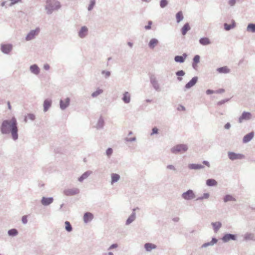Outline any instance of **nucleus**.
Instances as JSON below:
<instances>
[{
  "mask_svg": "<svg viewBox=\"0 0 255 255\" xmlns=\"http://www.w3.org/2000/svg\"><path fill=\"white\" fill-rule=\"evenodd\" d=\"M232 240H236V236L232 234H226L223 238L222 240L224 242H228L229 241Z\"/></svg>",
  "mask_w": 255,
  "mask_h": 255,
  "instance_id": "obj_17",
  "label": "nucleus"
},
{
  "mask_svg": "<svg viewBox=\"0 0 255 255\" xmlns=\"http://www.w3.org/2000/svg\"><path fill=\"white\" fill-rule=\"evenodd\" d=\"M247 30L248 31H250L252 32H255V24L250 23L248 25L247 27Z\"/></svg>",
  "mask_w": 255,
  "mask_h": 255,
  "instance_id": "obj_37",
  "label": "nucleus"
},
{
  "mask_svg": "<svg viewBox=\"0 0 255 255\" xmlns=\"http://www.w3.org/2000/svg\"><path fill=\"white\" fill-rule=\"evenodd\" d=\"M144 248L147 252H150L151 250L155 249L156 246L152 243H147L145 244Z\"/></svg>",
  "mask_w": 255,
  "mask_h": 255,
  "instance_id": "obj_20",
  "label": "nucleus"
},
{
  "mask_svg": "<svg viewBox=\"0 0 255 255\" xmlns=\"http://www.w3.org/2000/svg\"><path fill=\"white\" fill-rule=\"evenodd\" d=\"M52 100L49 99H45L43 102V111L44 112H47L49 109L51 107Z\"/></svg>",
  "mask_w": 255,
  "mask_h": 255,
  "instance_id": "obj_12",
  "label": "nucleus"
},
{
  "mask_svg": "<svg viewBox=\"0 0 255 255\" xmlns=\"http://www.w3.org/2000/svg\"><path fill=\"white\" fill-rule=\"evenodd\" d=\"M157 133L158 129L156 128H152V133H151V134H156Z\"/></svg>",
  "mask_w": 255,
  "mask_h": 255,
  "instance_id": "obj_56",
  "label": "nucleus"
},
{
  "mask_svg": "<svg viewBox=\"0 0 255 255\" xmlns=\"http://www.w3.org/2000/svg\"><path fill=\"white\" fill-rule=\"evenodd\" d=\"M12 49V45L11 44H3L1 45V51L2 53L8 54H9Z\"/></svg>",
  "mask_w": 255,
  "mask_h": 255,
  "instance_id": "obj_7",
  "label": "nucleus"
},
{
  "mask_svg": "<svg viewBox=\"0 0 255 255\" xmlns=\"http://www.w3.org/2000/svg\"><path fill=\"white\" fill-rule=\"evenodd\" d=\"M212 225L213 226L215 232H217L218 230L221 228V223L219 222L213 223Z\"/></svg>",
  "mask_w": 255,
  "mask_h": 255,
  "instance_id": "obj_31",
  "label": "nucleus"
},
{
  "mask_svg": "<svg viewBox=\"0 0 255 255\" xmlns=\"http://www.w3.org/2000/svg\"><path fill=\"white\" fill-rule=\"evenodd\" d=\"M8 234L10 236H15L18 234V231L15 229H12L8 231Z\"/></svg>",
  "mask_w": 255,
  "mask_h": 255,
  "instance_id": "obj_34",
  "label": "nucleus"
},
{
  "mask_svg": "<svg viewBox=\"0 0 255 255\" xmlns=\"http://www.w3.org/2000/svg\"><path fill=\"white\" fill-rule=\"evenodd\" d=\"M8 108L9 110L11 109V106L9 102H7Z\"/></svg>",
  "mask_w": 255,
  "mask_h": 255,
  "instance_id": "obj_62",
  "label": "nucleus"
},
{
  "mask_svg": "<svg viewBox=\"0 0 255 255\" xmlns=\"http://www.w3.org/2000/svg\"><path fill=\"white\" fill-rule=\"evenodd\" d=\"M217 71L221 73H228L230 71V69L226 66L219 68L217 69Z\"/></svg>",
  "mask_w": 255,
  "mask_h": 255,
  "instance_id": "obj_26",
  "label": "nucleus"
},
{
  "mask_svg": "<svg viewBox=\"0 0 255 255\" xmlns=\"http://www.w3.org/2000/svg\"><path fill=\"white\" fill-rule=\"evenodd\" d=\"M228 156L232 161L235 159H241L245 157V155L243 154L237 153L234 152H229Z\"/></svg>",
  "mask_w": 255,
  "mask_h": 255,
  "instance_id": "obj_6",
  "label": "nucleus"
},
{
  "mask_svg": "<svg viewBox=\"0 0 255 255\" xmlns=\"http://www.w3.org/2000/svg\"><path fill=\"white\" fill-rule=\"evenodd\" d=\"M253 136L254 133L253 132H250L244 136L243 138V141L244 142H247L249 141L253 137Z\"/></svg>",
  "mask_w": 255,
  "mask_h": 255,
  "instance_id": "obj_23",
  "label": "nucleus"
},
{
  "mask_svg": "<svg viewBox=\"0 0 255 255\" xmlns=\"http://www.w3.org/2000/svg\"><path fill=\"white\" fill-rule=\"evenodd\" d=\"M206 93H207V94H211L215 93V91L208 89L206 91Z\"/></svg>",
  "mask_w": 255,
  "mask_h": 255,
  "instance_id": "obj_55",
  "label": "nucleus"
},
{
  "mask_svg": "<svg viewBox=\"0 0 255 255\" xmlns=\"http://www.w3.org/2000/svg\"><path fill=\"white\" fill-rule=\"evenodd\" d=\"M218 242V240L216 238H213L212 241L210 242L205 243L203 245V247H206L208 246H213L214 244Z\"/></svg>",
  "mask_w": 255,
  "mask_h": 255,
  "instance_id": "obj_35",
  "label": "nucleus"
},
{
  "mask_svg": "<svg viewBox=\"0 0 255 255\" xmlns=\"http://www.w3.org/2000/svg\"><path fill=\"white\" fill-rule=\"evenodd\" d=\"M43 68L45 70H48L50 69V66L48 64H45L43 66Z\"/></svg>",
  "mask_w": 255,
  "mask_h": 255,
  "instance_id": "obj_53",
  "label": "nucleus"
},
{
  "mask_svg": "<svg viewBox=\"0 0 255 255\" xmlns=\"http://www.w3.org/2000/svg\"><path fill=\"white\" fill-rule=\"evenodd\" d=\"M0 130L2 134L11 133L13 140H16L18 138V123L15 117L10 120H3L0 127Z\"/></svg>",
  "mask_w": 255,
  "mask_h": 255,
  "instance_id": "obj_1",
  "label": "nucleus"
},
{
  "mask_svg": "<svg viewBox=\"0 0 255 255\" xmlns=\"http://www.w3.org/2000/svg\"><path fill=\"white\" fill-rule=\"evenodd\" d=\"M158 43V40L155 38H152L149 42V46L151 48H154Z\"/></svg>",
  "mask_w": 255,
  "mask_h": 255,
  "instance_id": "obj_30",
  "label": "nucleus"
},
{
  "mask_svg": "<svg viewBox=\"0 0 255 255\" xmlns=\"http://www.w3.org/2000/svg\"><path fill=\"white\" fill-rule=\"evenodd\" d=\"M190 29V26L188 23H186L181 29L182 34L183 35H186L187 32Z\"/></svg>",
  "mask_w": 255,
  "mask_h": 255,
  "instance_id": "obj_19",
  "label": "nucleus"
},
{
  "mask_svg": "<svg viewBox=\"0 0 255 255\" xmlns=\"http://www.w3.org/2000/svg\"><path fill=\"white\" fill-rule=\"evenodd\" d=\"M176 75L177 76H183L185 75V73L184 71L180 70L176 72Z\"/></svg>",
  "mask_w": 255,
  "mask_h": 255,
  "instance_id": "obj_49",
  "label": "nucleus"
},
{
  "mask_svg": "<svg viewBox=\"0 0 255 255\" xmlns=\"http://www.w3.org/2000/svg\"><path fill=\"white\" fill-rule=\"evenodd\" d=\"M46 3L45 9L48 14H51L53 11L58 10L61 7L60 2L56 0H47Z\"/></svg>",
  "mask_w": 255,
  "mask_h": 255,
  "instance_id": "obj_2",
  "label": "nucleus"
},
{
  "mask_svg": "<svg viewBox=\"0 0 255 255\" xmlns=\"http://www.w3.org/2000/svg\"><path fill=\"white\" fill-rule=\"evenodd\" d=\"M200 42L202 45H207L210 43V41L208 38L203 37L200 39Z\"/></svg>",
  "mask_w": 255,
  "mask_h": 255,
  "instance_id": "obj_27",
  "label": "nucleus"
},
{
  "mask_svg": "<svg viewBox=\"0 0 255 255\" xmlns=\"http://www.w3.org/2000/svg\"><path fill=\"white\" fill-rule=\"evenodd\" d=\"M29 68L30 71L32 73L36 75L39 74L40 72V69L36 64L31 65Z\"/></svg>",
  "mask_w": 255,
  "mask_h": 255,
  "instance_id": "obj_13",
  "label": "nucleus"
},
{
  "mask_svg": "<svg viewBox=\"0 0 255 255\" xmlns=\"http://www.w3.org/2000/svg\"><path fill=\"white\" fill-rule=\"evenodd\" d=\"M151 25H152L151 21H148V24L147 25L145 26V29L146 30L150 29V28L151 27Z\"/></svg>",
  "mask_w": 255,
  "mask_h": 255,
  "instance_id": "obj_48",
  "label": "nucleus"
},
{
  "mask_svg": "<svg viewBox=\"0 0 255 255\" xmlns=\"http://www.w3.org/2000/svg\"><path fill=\"white\" fill-rule=\"evenodd\" d=\"M106 155L110 157L112 155V147H109L106 150Z\"/></svg>",
  "mask_w": 255,
  "mask_h": 255,
  "instance_id": "obj_46",
  "label": "nucleus"
},
{
  "mask_svg": "<svg viewBox=\"0 0 255 255\" xmlns=\"http://www.w3.org/2000/svg\"><path fill=\"white\" fill-rule=\"evenodd\" d=\"M88 33V29L86 26H82L78 32V36L81 38H85Z\"/></svg>",
  "mask_w": 255,
  "mask_h": 255,
  "instance_id": "obj_10",
  "label": "nucleus"
},
{
  "mask_svg": "<svg viewBox=\"0 0 255 255\" xmlns=\"http://www.w3.org/2000/svg\"><path fill=\"white\" fill-rule=\"evenodd\" d=\"M112 247H113V249L117 248V245H116V244H113Z\"/></svg>",
  "mask_w": 255,
  "mask_h": 255,
  "instance_id": "obj_64",
  "label": "nucleus"
},
{
  "mask_svg": "<svg viewBox=\"0 0 255 255\" xmlns=\"http://www.w3.org/2000/svg\"><path fill=\"white\" fill-rule=\"evenodd\" d=\"M167 168H168L169 169H174V167L172 165H169V166H167Z\"/></svg>",
  "mask_w": 255,
  "mask_h": 255,
  "instance_id": "obj_63",
  "label": "nucleus"
},
{
  "mask_svg": "<svg viewBox=\"0 0 255 255\" xmlns=\"http://www.w3.org/2000/svg\"><path fill=\"white\" fill-rule=\"evenodd\" d=\"M206 184L209 186H215L217 184V182L214 179H208L206 181Z\"/></svg>",
  "mask_w": 255,
  "mask_h": 255,
  "instance_id": "obj_38",
  "label": "nucleus"
},
{
  "mask_svg": "<svg viewBox=\"0 0 255 255\" xmlns=\"http://www.w3.org/2000/svg\"><path fill=\"white\" fill-rule=\"evenodd\" d=\"M93 219V215L90 212H86L84 214L83 219L85 223H88Z\"/></svg>",
  "mask_w": 255,
  "mask_h": 255,
  "instance_id": "obj_15",
  "label": "nucleus"
},
{
  "mask_svg": "<svg viewBox=\"0 0 255 255\" xmlns=\"http://www.w3.org/2000/svg\"><path fill=\"white\" fill-rule=\"evenodd\" d=\"M209 197V194L208 193H205L203 194V197H202V199H203V198H205V199H207Z\"/></svg>",
  "mask_w": 255,
  "mask_h": 255,
  "instance_id": "obj_57",
  "label": "nucleus"
},
{
  "mask_svg": "<svg viewBox=\"0 0 255 255\" xmlns=\"http://www.w3.org/2000/svg\"><path fill=\"white\" fill-rule=\"evenodd\" d=\"M5 3H6V1H2V2L1 3V6H5Z\"/></svg>",
  "mask_w": 255,
  "mask_h": 255,
  "instance_id": "obj_61",
  "label": "nucleus"
},
{
  "mask_svg": "<svg viewBox=\"0 0 255 255\" xmlns=\"http://www.w3.org/2000/svg\"><path fill=\"white\" fill-rule=\"evenodd\" d=\"M200 57L199 55H196L193 58L192 66L194 69H196L197 64L200 62Z\"/></svg>",
  "mask_w": 255,
  "mask_h": 255,
  "instance_id": "obj_21",
  "label": "nucleus"
},
{
  "mask_svg": "<svg viewBox=\"0 0 255 255\" xmlns=\"http://www.w3.org/2000/svg\"><path fill=\"white\" fill-rule=\"evenodd\" d=\"M225 92V90L224 89L221 88L215 91V93H222Z\"/></svg>",
  "mask_w": 255,
  "mask_h": 255,
  "instance_id": "obj_52",
  "label": "nucleus"
},
{
  "mask_svg": "<svg viewBox=\"0 0 255 255\" xmlns=\"http://www.w3.org/2000/svg\"><path fill=\"white\" fill-rule=\"evenodd\" d=\"M228 101H229L228 100H224L219 101V102H217V105H221L222 104H223L225 103L226 102H228Z\"/></svg>",
  "mask_w": 255,
  "mask_h": 255,
  "instance_id": "obj_51",
  "label": "nucleus"
},
{
  "mask_svg": "<svg viewBox=\"0 0 255 255\" xmlns=\"http://www.w3.org/2000/svg\"><path fill=\"white\" fill-rule=\"evenodd\" d=\"M178 110H185V108L183 106H180L178 107Z\"/></svg>",
  "mask_w": 255,
  "mask_h": 255,
  "instance_id": "obj_59",
  "label": "nucleus"
},
{
  "mask_svg": "<svg viewBox=\"0 0 255 255\" xmlns=\"http://www.w3.org/2000/svg\"><path fill=\"white\" fill-rule=\"evenodd\" d=\"M203 164L207 165V166H209V164L208 161H203Z\"/></svg>",
  "mask_w": 255,
  "mask_h": 255,
  "instance_id": "obj_60",
  "label": "nucleus"
},
{
  "mask_svg": "<svg viewBox=\"0 0 255 255\" xmlns=\"http://www.w3.org/2000/svg\"><path fill=\"white\" fill-rule=\"evenodd\" d=\"M123 100L126 103H128L130 100V96L128 92H126L124 94V97L123 98Z\"/></svg>",
  "mask_w": 255,
  "mask_h": 255,
  "instance_id": "obj_22",
  "label": "nucleus"
},
{
  "mask_svg": "<svg viewBox=\"0 0 255 255\" xmlns=\"http://www.w3.org/2000/svg\"><path fill=\"white\" fill-rule=\"evenodd\" d=\"M135 218V217L134 215H131L127 220V224H130V223H131L132 221H133L134 220Z\"/></svg>",
  "mask_w": 255,
  "mask_h": 255,
  "instance_id": "obj_44",
  "label": "nucleus"
},
{
  "mask_svg": "<svg viewBox=\"0 0 255 255\" xmlns=\"http://www.w3.org/2000/svg\"><path fill=\"white\" fill-rule=\"evenodd\" d=\"M235 199L234 197L231 195H227L224 198V201L225 202H227L228 201H235Z\"/></svg>",
  "mask_w": 255,
  "mask_h": 255,
  "instance_id": "obj_42",
  "label": "nucleus"
},
{
  "mask_svg": "<svg viewBox=\"0 0 255 255\" xmlns=\"http://www.w3.org/2000/svg\"><path fill=\"white\" fill-rule=\"evenodd\" d=\"M103 92V90L101 89H98L96 91L93 92L91 96L93 98H96L99 95L102 94Z\"/></svg>",
  "mask_w": 255,
  "mask_h": 255,
  "instance_id": "obj_33",
  "label": "nucleus"
},
{
  "mask_svg": "<svg viewBox=\"0 0 255 255\" xmlns=\"http://www.w3.org/2000/svg\"><path fill=\"white\" fill-rule=\"evenodd\" d=\"M101 75L103 78L107 79L110 77L111 72L109 71L103 70L101 72Z\"/></svg>",
  "mask_w": 255,
  "mask_h": 255,
  "instance_id": "obj_32",
  "label": "nucleus"
},
{
  "mask_svg": "<svg viewBox=\"0 0 255 255\" xmlns=\"http://www.w3.org/2000/svg\"><path fill=\"white\" fill-rule=\"evenodd\" d=\"M189 168L190 169H201L203 167L202 165L200 164H190L188 166Z\"/></svg>",
  "mask_w": 255,
  "mask_h": 255,
  "instance_id": "obj_36",
  "label": "nucleus"
},
{
  "mask_svg": "<svg viewBox=\"0 0 255 255\" xmlns=\"http://www.w3.org/2000/svg\"><path fill=\"white\" fill-rule=\"evenodd\" d=\"M231 125L230 123H228L225 125V128L226 129H229L230 128Z\"/></svg>",
  "mask_w": 255,
  "mask_h": 255,
  "instance_id": "obj_58",
  "label": "nucleus"
},
{
  "mask_svg": "<svg viewBox=\"0 0 255 255\" xmlns=\"http://www.w3.org/2000/svg\"><path fill=\"white\" fill-rule=\"evenodd\" d=\"M80 193V190L77 188H73L71 189H65L63 193L67 196H74Z\"/></svg>",
  "mask_w": 255,
  "mask_h": 255,
  "instance_id": "obj_5",
  "label": "nucleus"
},
{
  "mask_svg": "<svg viewBox=\"0 0 255 255\" xmlns=\"http://www.w3.org/2000/svg\"><path fill=\"white\" fill-rule=\"evenodd\" d=\"M187 150V147L186 144H177L172 147L171 151L172 153L177 154L179 153H183Z\"/></svg>",
  "mask_w": 255,
  "mask_h": 255,
  "instance_id": "obj_3",
  "label": "nucleus"
},
{
  "mask_svg": "<svg viewBox=\"0 0 255 255\" xmlns=\"http://www.w3.org/2000/svg\"><path fill=\"white\" fill-rule=\"evenodd\" d=\"M228 3L231 6H234L236 3V0H229Z\"/></svg>",
  "mask_w": 255,
  "mask_h": 255,
  "instance_id": "obj_50",
  "label": "nucleus"
},
{
  "mask_svg": "<svg viewBox=\"0 0 255 255\" xmlns=\"http://www.w3.org/2000/svg\"><path fill=\"white\" fill-rule=\"evenodd\" d=\"M39 32L40 29L38 27L36 28L35 29L30 30L26 36L25 40L26 41H30L34 39L35 37V36L38 34Z\"/></svg>",
  "mask_w": 255,
  "mask_h": 255,
  "instance_id": "obj_4",
  "label": "nucleus"
},
{
  "mask_svg": "<svg viewBox=\"0 0 255 255\" xmlns=\"http://www.w3.org/2000/svg\"><path fill=\"white\" fill-rule=\"evenodd\" d=\"M251 117V113H246L245 112L242 115V116L239 118V122L242 123L243 120H249Z\"/></svg>",
  "mask_w": 255,
  "mask_h": 255,
  "instance_id": "obj_18",
  "label": "nucleus"
},
{
  "mask_svg": "<svg viewBox=\"0 0 255 255\" xmlns=\"http://www.w3.org/2000/svg\"><path fill=\"white\" fill-rule=\"evenodd\" d=\"M21 221L23 224H26L27 223V219L26 216H23L22 217Z\"/></svg>",
  "mask_w": 255,
  "mask_h": 255,
  "instance_id": "obj_47",
  "label": "nucleus"
},
{
  "mask_svg": "<svg viewBox=\"0 0 255 255\" xmlns=\"http://www.w3.org/2000/svg\"><path fill=\"white\" fill-rule=\"evenodd\" d=\"M96 4L95 0H90V3L88 7V10L91 11L92 10Z\"/></svg>",
  "mask_w": 255,
  "mask_h": 255,
  "instance_id": "obj_40",
  "label": "nucleus"
},
{
  "mask_svg": "<svg viewBox=\"0 0 255 255\" xmlns=\"http://www.w3.org/2000/svg\"><path fill=\"white\" fill-rule=\"evenodd\" d=\"M184 16L182 11H179L176 15V21L177 22H180L183 19Z\"/></svg>",
  "mask_w": 255,
  "mask_h": 255,
  "instance_id": "obj_28",
  "label": "nucleus"
},
{
  "mask_svg": "<svg viewBox=\"0 0 255 255\" xmlns=\"http://www.w3.org/2000/svg\"><path fill=\"white\" fill-rule=\"evenodd\" d=\"M27 118H28L31 121H34L35 119V116L33 114H28L24 119V121L25 122H27Z\"/></svg>",
  "mask_w": 255,
  "mask_h": 255,
  "instance_id": "obj_39",
  "label": "nucleus"
},
{
  "mask_svg": "<svg viewBox=\"0 0 255 255\" xmlns=\"http://www.w3.org/2000/svg\"><path fill=\"white\" fill-rule=\"evenodd\" d=\"M53 197H43L41 200V203L43 206H48L53 202Z\"/></svg>",
  "mask_w": 255,
  "mask_h": 255,
  "instance_id": "obj_11",
  "label": "nucleus"
},
{
  "mask_svg": "<svg viewBox=\"0 0 255 255\" xmlns=\"http://www.w3.org/2000/svg\"><path fill=\"white\" fill-rule=\"evenodd\" d=\"M65 229L66 231H67L68 232H71L72 231L73 228L69 222H68V221L65 222Z\"/></svg>",
  "mask_w": 255,
  "mask_h": 255,
  "instance_id": "obj_29",
  "label": "nucleus"
},
{
  "mask_svg": "<svg viewBox=\"0 0 255 255\" xmlns=\"http://www.w3.org/2000/svg\"><path fill=\"white\" fill-rule=\"evenodd\" d=\"M198 81L197 77H194L188 83L185 85L187 89L190 88L195 85Z\"/></svg>",
  "mask_w": 255,
  "mask_h": 255,
  "instance_id": "obj_14",
  "label": "nucleus"
},
{
  "mask_svg": "<svg viewBox=\"0 0 255 255\" xmlns=\"http://www.w3.org/2000/svg\"><path fill=\"white\" fill-rule=\"evenodd\" d=\"M183 198L185 200H191L195 198L193 191L191 190H188L182 194Z\"/></svg>",
  "mask_w": 255,
  "mask_h": 255,
  "instance_id": "obj_8",
  "label": "nucleus"
},
{
  "mask_svg": "<svg viewBox=\"0 0 255 255\" xmlns=\"http://www.w3.org/2000/svg\"><path fill=\"white\" fill-rule=\"evenodd\" d=\"M91 171H87L84 172L80 177L78 178V181L79 182H83L84 180L87 179L91 174Z\"/></svg>",
  "mask_w": 255,
  "mask_h": 255,
  "instance_id": "obj_16",
  "label": "nucleus"
},
{
  "mask_svg": "<svg viewBox=\"0 0 255 255\" xmlns=\"http://www.w3.org/2000/svg\"><path fill=\"white\" fill-rule=\"evenodd\" d=\"M104 125V121L103 119L101 117L99 119L98 123L96 125V128L97 129L102 128Z\"/></svg>",
  "mask_w": 255,
  "mask_h": 255,
  "instance_id": "obj_24",
  "label": "nucleus"
},
{
  "mask_svg": "<svg viewBox=\"0 0 255 255\" xmlns=\"http://www.w3.org/2000/svg\"><path fill=\"white\" fill-rule=\"evenodd\" d=\"M235 26V23L234 20H232V24H229L227 23L224 24L225 29L227 31L230 30V29H231V28H234Z\"/></svg>",
  "mask_w": 255,
  "mask_h": 255,
  "instance_id": "obj_25",
  "label": "nucleus"
},
{
  "mask_svg": "<svg viewBox=\"0 0 255 255\" xmlns=\"http://www.w3.org/2000/svg\"><path fill=\"white\" fill-rule=\"evenodd\" d=\"M10 3L9 4V6H11L16 3L18 2V1L16 0H10Z\"/></svg>",
  "mask_w": 255,
  "mask_h": 255,
  "instance_id": "obj_54",
  "label": "nucleus"
},
{
  "mask_svg": "<svg viewBox=\"0 0 255 255\" xmlns=\"http://www.w3.org/2000/svg\"><path fill=\"white\" fill-rule=\"evenodd\" d=\"M70 99L69 98H67L65 100H60V107L62 110H65L70 105Z\"/></svg>",
  "mask_w": 255,
  "mask_h": 255,
  "instance_id": "obj_9",
  "label": "nucleus"
},
{
  "mask_svg": "<svg viewBox=\"0 0 255 255\" xmlns=\"http://www.w3.org/2000/svg\"><path fill=\"white\" fill-rule=\"evenodd\" d=\"M167 3L168 2L166 0H161L160 5L161 7H164L167 5Z\"/></svg>",
  "mask_w": 255,
  "mask_h": 255,
  "instance_id": "obj_45",
  "label": "nucleus"
},
{
  "mask_svg": "<svg viewBox=\"0 0 255 255\" xmlns=\"http://www.w3.org/2000/svg\"><path fill=\"white\" fill-rule=\"evenodd\" d=\"M120 179V176L117 174H113V182H117Z\"/></svg>",
  "mask_w": 255,
  "mask_h": 255,
  "instance_id": "obj_43",
  "label": "nucleus"
},
{
  "mask_svg": "<svg viewBox=\"0 0 255 255\" xmlns=\"http://www.w3.org/2000/svg\"><path fill=\"white\" fill-rule=\"evenodd\" d=\"M174 59L176 62H183L185 60V58L182 56H176Z\"/></svg>",
  "mask_w": 255,
  "mask_h": 255,
  "instance_id": "obj_41",
  "label": "nucleus"
}]
</instances>
